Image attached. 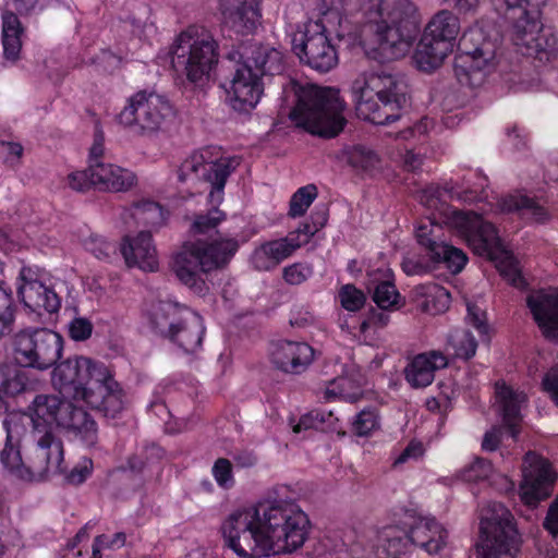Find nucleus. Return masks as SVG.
Returning <instances> with one entry per match:
<instances>
[{
    "mask_svg": "<svg viewBox=\"0 0 558 558\" xmlns=\"http://www.w3.org/2000/svg\"><path fill=\"white\" fill-rule=\"evenodd\" d=\"M52 385L69 400L38 395L28 413H10L4 420L7 441L0 452L4 470L24 482H36L63 472L64 448L59 432L85 447L98 441V426L85 410L118 417L128 405L126 393L104 362L74 355L52 371Z\"/></svg>",
    "mask_w": 558,
    "mask_h": 558,
    "instance_id": "f257e3e1",
    "label": "nucleus"
},
{
    "mask_svg": "<svg viewBox=\"0 0 558 558\" xmlns=\"http://www.w3.org/2000/svg\"><path fill=\"white\" fill-rule=\"evenodd\" d=\"M420 203L429 211V216L421 220L415 228L417 243L427 254L436 253L444 242L440 239L441 225L461 238L474 254L495 263L500 275L515 288L525 286L519 262L506 248L496 227L484 219V216L499 213L518 211L535 222L547 219V211L534 199L522 194H509L500 198L496 205L485 204L480 211L460 210L446 205L437 186H428L418 196Z\"/></svg>",
    "mask_w": 558,
    "mask_h": 558,
    "instance_id": "f03ea898",
    "label": "nucleus"
},
{
    "mask_svg": "<svg viewBox=\"0 0 558 558\" xmlns=\"http://www.w3.org/2000/svg\"><path fill=\"white\" fill-rule=\"evenodd\" d=\"M312 524L299 505L277 500L231 512L221 524L227 548L239 558L293 554L308 541Z\"/></svg>",
    "mask_w": 558,
    "mask_h": 558,
    "instance_id": "7ed1b4c3",
    "label": "nucleus"
},
{
    "mask_svg": "<svg viewBox=\"0 0 558 558\" xmlns=\"http://www.w3.org/2000/svg\"><path fill=\"white\" fill-rule=\"evenodd\" d=\"M365 53L377 61L404 57L421 29V14L410 0H362L360 5Z\"/></svg>",
    "mask_w": 558,
    "mask_h": 558,
    "instance_id": "20e7f679",
    "label": "nucleus"
},
{
    "mask_svg": "<svg viewBox=\"0 0 558 558\" xmlns=\"http://www.w3.org/2000/svg\"><path fill=\"white\" fill-rule=\"evenodd\" d=\"M317 19H310L291 32L292 51L300 61L311 69L327 73L339 63V56L332 43L333 35L339 40H356L347 14L352 11L349 0H318Z\"/></svg>",
    "mask_w": 558,
    "mask_h": 558,
    "instance_id": "39448f33",
    "label": "nucleus"
},
{
    "mask_svg": "<svg viewBox=\"0 0 558 558\" xmlns=\"http://www.w3.org/2000/svg\"><path fill=\"white\" fill-rule=\"evenodd\" d=\"M238 250L239 242L234 238L189 240L173 254L170 267L182 284L203 295L208 291L205 276L225 267Z\"/></svg>",
    "mask_w": 558,
    "mask_h": 558,
    "instance_id": "423d86ee",
    "label": "nucleus"
},
{
    "mask_svg": "<svg viewBox=\"0 0 558 558\" xmlns=\"http://www.w3.org/2000/svg\"><path fill=\"white\" fill-rule=\"evenodd\" d=\"M359 117L375 124H387L400 117L407 102L398 80L384 71L360 73L351 84Z\"/></svg>",
    "mask_w": 558,
    "mask_h": 558,
    "instance_id": "0eeeda50",
    "label": "nucleus"
},
{
    "mask_svg": "<svg viewBox=\"0 0 558 558\" xmlns=\"http://www.w3.org/2000/svg\"><path fill=\"white\" fill-rule=\"evenodd\" d=\"M505 17L512 22L510 39L517 50L544 66L558 54L557 38L543 28L539 7L534 0H504Z\"/></svg>",
    "mask_w": 558,
    "mask_h": 558,
    "instance_id": "6e6552de",
    "label": "nucleus"
},
{
    "mask_svg": "<svg viewBox=\"0 0 558 558\" xmlns=\"http://www.w3.org/2000/svg\"><path fill=\"white\" fill-rule=\"evenodd\" d=\"M345 102L338 89L306 85L299 89L298 101L289 117L299 128L322 137L337 136L345 125Z\"/></svg>",
    "mask_w": 558,
    "mask_h": 558,
    "instance_id": "1a4fd4ad",
    "label": "nucleus"
},
{
    "mask_svg": "<svg viewBox=\"0 0 558 558\" xmlns=\"http://www.w3.org/2000/svg\"><path fill=\"white\" fill-rule=\"evenodd\" d=\"M283 70V54L267 46L256 47L247 60L238 66L226 86L227 102L236 111L254 109L263 95L262 75L278 74Z\"/></svg>",
    "mask_w": 558,
    "mask_h": 558,
    "instance_id": "9d476101",
    "label": "nucleus"
},
{
    "mask_svg": "<svg viewBox=\"0 0 558 558\" xmlns=\"http://www.w3.org/2000/svg\"><path fill=\"white\" fill-rule=\"evenodd\" d=\"M499 38L497 31L476 23L469 27L459 40V53L454 58V74L463 85L477 87L484 84L497 65Z\"/></svg>",
    "mask_w": 558,
    "mask_h": 558,
    "instance_id": "9b49d317",
    "label": "nucleus"
},
{
    "mask_svg": "<svg viewBox=\"0 0 558 558\" xmlns=\"http://www.w3.org/2000/svg\"><path fill=\"white\" fill-rule=\"evenodd\" d=\"M175 117V110L166 96L143 89L126 99L117 120L123 128L151 137L166 132L174 123Z\"/></svg>",
    "mask_w": 558,
    "mask_h": 558,
    "instance_id": "f8f14e48",
    "label": "nucleus"
},
{
    "mask_svg": "<svg viewBox=\"0 0 558 558\" xmlns=\"http://www.w3.org/2000/svg\"><path fill=\"white\" fill-rule=\"evenodd\" d=\"M461 31L460 20L448 9L436 12L424 27L413 53L415 66L423 72L438 69L453 51Z\"/></svg>",
    "mask_w": 558,
    "mask_h": 558,
    "instance_id": "ddd939ff",
    "label": "nucleus"
},
{
    "mask_svg": "<svg viewBox=\"0 0 558 558\" xmlns=\"http://www.w3.org/2000/svg\"><path fill=\"white\" fill-rule=\"evenodd\" d=\"M171 62L194 84H203L218 62L217 43L207 32L190 28L182 32L172 47Z\"/></svg>",
    "mask_w": 558,
    "mask_h": 558,
    "instance_id": "4468645a",
    "label": "nucleus"
},
{
    "mask_svg": "<svg viewBox=\"0 0 558 558\" xmlns=\"http://www.w3.org/2000/svg\"><path fill=\"white\" fill-rule=\"evenodd\" d=\"M519 543L513 515L504 505L490 502L483 508L476 558H513Z\"/></svg>",
    "mask_w": 558,
    "mask_h": 558,
    "instance_id": "2eb2a0df",
    "label": "nucleus"
},
{
    "mask_svg": "<svg viewBox=\"0 0 558 558\" xmlns=\"http://www.w3.org/2000/svg\"><path fill=\"white\" fill-rule=\"evenodd\" d=\"M150 322L161 335L178 343L185 352H194L201 347L203 319L189 308L170 301L159 302L150 311Z\"/></svg>",
    "mask_w": 558,
    "mask_h": 558,
    "instance_id": "dca6fc26",
    "label": "nucleus"
},
{
    "mask_svg": "<svg viewBox=\"0 0 558 558\" xmlns=\"http://www.w3.org/2000/svg\"><path fill=\"white\" fill-rule=\"evenodd\" d=\"M235 158L223 156L216 147H205L192 153L179 168V179L204 180L211 184L209 199L213 204L222 201L227 178L238 167Z\"/></svg>",
    "mask_w": 558,
    "mask_h": 558,
    "instance_id": "f3484780",
    "label": "nucleus"
},
{
    "mask_svg": "<svg viewBox=\"0 0 558 558\" xmlns=\"http://www.w3.org/2000/svg\"><path fill=\"white\" fill-rule=\"evenodd\" d=\"M63 338L48 328H26L14 336L15 361L24 367L48 369L62 356Z\"/></svg>",
    "mask_w": 558,
    "mask_h": 558,
    "instance_id": "a211bd4d",
    "label": "nucleus"
},
{
    "mask_svg": "<svg viewBox=\"0 0 558 558\" xmlns=\"http://www.w3.org/2000/svg\"><path fill=\"white\" fill-rule=\"evenodd\" d=\"M16 292L24 306L32 312L53 314L61 307V299L52 288L48 274L38 267L21 268Z\"/></svg>",
    "mask_w": 558,
    "mask_h": 558,
    "instance_id": "6ab92c4d",
    "label": "nucleus"
},
{
    "mask_svg": "<svg viewBox=\"0 0 558 558\" xmlns=\"http://www.w3.org/2000/svg\"><path fill=\"white\" fill-rule=\"evenodd\" d=\"M521 473L519 497L529 507H536L548 498L558 477L553 464L534 452L525 454Z\"/></svg>",
    "mask_w": 558,
    "mask_h": 558,
    "instance_id": "aec40b11",
    "label": "nucleus"
},
{
    "mask_svg": "<svg viewBox=\"0 0 558 558\" xmlns=\"http://www.w3.org/2000/svg\"><path fill=\"white\" fill-rule=\"evenodd\" d=\"M260 1L220 0L219 12L222 25L236 34H252L260 25Z\"/></svg>",
    "mask_w": 558,
    "mask_h": 558,
    "instance_id": "412c9836",
    "label": "nucleus"
},
{
    "mask_svg": "<svg viewBox=\"0 0 558 558\" xmlns=\"http://www.w3.org/2000/svg\"><path fill=\"white\" fill-rule=\"evenodd\" d=\"M526 305L542 333L558 341V289L549 288L530 293Z\"/></svg>",
    "mask_w": 558,
    "mask_h": 558,
    "instance_id": "4be33fe9",
    "label": "nucleus"
},
{
    "mask_svg": "<svg viewBox=\"0 0 558 558\" xmlns=\"http://www.w3.org/2000/svg\"><path fill=\"white\" fill-rule=\"evenodd\" d=\"M315 351L306 342L283 340L270 352L272 364L284 373L301 374L314 361Z\"/></svg>",
    "mask_w": 558,
    "mask_h": 558,
    "instance_id": "5701e85b",
    "label": "nucleus"
},
{
    "mask_svg": "<svg viewBox=\"0 0 558 558\" xmlns=\"http://www.w3.org/2000/svg\"><path fill=\"white\" fill-rule=\"evenodd\" d=\"M120 252L129 267H137L144 271L158 269V254L149 232L125 235L120 244Z\"/></svg>",
    "mask_w": 558,
    "mask_h": 558,
    "instance_id": "b1692460",
    "label": "nucleus"
},
{
    "mask_svg": "<svg viewBox=\"0 0 558 558\" xmlns=\"http://www.w3.org/2000/svg\"><path fill=\"white\" fill-rule=\"evenodd\" d=\"M94 187L102 192L121 193L134 189L138 179L136 173L107 160L89 166Z\"/></svg>",
    "mask_w": 558,
    "mask_h": 558,
    "instance_id": "393cba45",
    "label": "nucleus"
},
{
    "mask_svg": "<svg viewBox=\"0 0 558 558\" xmlns=\"http://www.w3.org/2000/svg\"><path fill=\"white\" fill-rule=\"evenodd\" d=\"M408 537L428 555H436L446 547L448 533L434 518L418 517L408 526Z\"/></svg>",
    "mask_w": 558,
    "mask_h": 558,
    "instance_id": "a878e982",
    "label": "nucleus"
},
{
    "mask_svg": "<svg viewBox=\"0 0 558 558\" xmlns=\"http://www.w3.org/2000/svg\"><path fill=\"white\" fill-rule=\"evenodd\" d=\"M301 246L302 242L296 240L293 234L267 241L255 248L252 264L258 270L274 269Z\"/></svg>",
    "mask_w": 558,
    "mask_h": 558,
    "instance_id": "bb28decb",
    "label": "nucleus"
},
{
    "mask_svg": "<svg viewBox=\"0 0 558 558\" xmlns=\"http://www.w3.org/2000/svg\"><path fill=\"white\" fill-rule=\"evenodd\" d=\"M495 397L504 423L511 436L514 437L522 420V409L526 404V395L521 390L513 389L505 381H498L495 386Z\"/></svg>",
    "mask_w": 558,
    "mask_h": 558,
    "instance_id": "cd10ccee",
    "label": "nucleus"
},
{
    "mask_svg": "<svg viewBox=\"0 0 558 558\" xmlns=\"http://www.w3.org/2000/svg\"><path fill=\"white\" fill-rule=\"evenodd\" d=\"M447 364V356L440 352L418 354L405 367V379L413 388L427 387L433 383L435 372L446 367Z\"/></svg>",
    "mask_w": 558,
    "mask_h": 558,
    "instance_id": "c85d7f7f",
    "label": "nucleus"
},
{
    "mask_svg": "<svg viewBox=\"0 0 558 558\" xmlns=\"http://www.w3.org/2000/svg\"><path fill=\"white\" fill-rule=\"evenodd\" d=\"M364 377L354 365L347 367L345 375L329 381L323 390L327 401L343 400L355 402L363 396Z\"/></svg>",
    "mask_w": 558,
    "mask_h": 558,
    "instance_id": "c756f323",
    "label": "nucleus"
},
{
    "mask_svg": "<svg viewBox=\"0 0 558 558\" xmlns=\"http://www.w3.org/2000/svg\"><path fill=\"white\" fill-rule=\"evenodd\" d=\"M374 286L373 300L378 307L393 311L402 306L400 293L393 284V274L389 267H380L369 272Z\"/></svg>",
    "mask_w": 558,
    "mask_h": 558,
    "instance_id": "7c9ffc66",
    "label": "nucleus"
},
{
    "mask_svg": "<svg viewBox=\"0 0 558 558\" xmlns=\"http://www.w3.org/2000/svg\"><path fill=\"white\" fill-rule=\"evenodd\" d=\"M454 477L468 484H482L496 485V478H501L505 484L501 487L505 490H513L514 483L506 476L499 475L495 472L493 464L484 458L475 457L468 462L463 468L456 472Z\"/></svg>",
    "mask_w": 558,
    "mask_h": 558,
    "instance_id": "2f4dec72",
    "label": "nucleus"
},
{
    "mask_svg": "<svg viewBox=\"0 0 558 558\" xmlns=\"http://www.w3.org/2000/svg\"><path fill=\"white\" fill-rule=\"evenodd\" d=\"M408 527L387 525L378 532L376 555L378 558H403L409 553Z\"/></svg>",
    "mask_w": 558,
    "mask_h": 558,
    "instance_id": "473e14b6",
    "label": "nucleus"
},
{
    "mask_svg": "<svg viewBox=\"0 0 558 558\" xmlns=\"http://www.w3.org/2000/svg\"><path fill=\"white\" fill-rule=\"evenodd\" d=\"M411 300L420 311L430 315L444 313L450 305L449 292L436 283L415 287Z\"/></svg>",
    "mask_w": 558,
    "mask_h": 558,
    "instance_id": "72a5a7b5",
    "label": "nucleus"
},
{
    "mask_svg": "<svg viewBox=\"0 0 558 558\" xmlns=\"http://www.w3.org/2000/svg\"><path fill=\"white\" fill-rule=\"evenodd\" d=\"M487 178L478 171H469L461 180L446 187L452 199L463 203L486 202Z\"/></svg>",
    "mask_w": 558,
    "mask_h": 558,
    "instance_id": "f704fd0d",
    "label": "nucleus"
},
{
    "mask_svg": "<svg viewBox=\"0 0 558 558\" xmlns=\"http://www.w3.org/2000/svg\"><path fill=\"white\" fill-rule=\"evenodd\" d=\"M168 215L163 208L150 199H142L130 207L123 214L122 219L126 225L133 220L135 225H142L150 229H158L167 221Z\"/></svg>",
    "mask_w": 558,
    "mask_h": 558,
    "instance_id": "c9c22d12",
    "label": "nucleus"
},
{
    "mask_svg": "<svg viewBox=\"0 0 558 558\" xmlns=\"http://www.w3.org/2000/svg\"><path fill=\"white\" fill-rule=\"evenodd\" d=\"M429 255L434 264H444L452 274L460 272L468 263V256L461 248L446 242H441L436 253Z\"/></svg>",
    "mask_w": 558,
    "mask_h": 558,
    "instance_id": "e433bc0d",
    "label": "nucleus"
},
{
    "mask_svg": "<svg viewBox=\"0 0 558 558\" xmlns=\"http://www.w3.org/2000/svg\"><path fill=\"white\" fill-rule=\"evenodd\" d=\"M380 428V416L375 408H365L352 421V432L359 437H369Z\"/></svg>",
    "mask_w": 558,
    "mask_h": 558,
    "instance_id": "4c0bfd02",
    "label": "nucleus"
},
{
    "mask_svg": "<svg viewBox=\"0 0 558 558\" xmlns=\"http://www.w3.org/2000/svg\"><path fill=\"white\" fill-rule=\"evenodd\" d=\"M448 345L453 350L457 357L465 360L474 356L477 349L476 340L465 329L453 330L449 336Z\"/></svg>",
    "mask_w": 558,
    "mask_h": 558,
    "instance_id": "58836bf2",
    "label": "nucleus"
},
{
    "mask_svg": "<svg viewBox=\"0 0 558 558\" xmlns=\"http://www.w3.org/2000/svg\"><path fill=\"white\" fill-rule=\"evenodd\" d=\"M25 380L16 366H0V398L14 396L24 390Z\"/></svg>",
    "mask_w": 558,
    "mask_h": 558,
    "instance_id": "ea45409f",
    "label": "nucleus"
},
{
    "mask_svg": "<svg viewBox=\"0 0 558 558\" xmlns=\"http://www.w3.org/2000/svg\"><path fill=\"white\" fill-rule=\"evenodd\" d=\"M349 162L356 169L372 173L378 168L380 161L373 150L357 146L350 150Z\"/></svg>",
    "mask_w": 558,
    "mask_h": 558,
    "instance_id": "a19ab883",
    "label": "nucleus"
},
{
    "mask_svg": "<svg viewBox=\"0 0 558 558\" xmlns=\"http://www.w3.org/2000/svg\"><path fill=\"white\" fill-rule=\"evenodd\" d=\"M317 192L314 185H306L299 189L290 202V215L293 217L302 216L316 198Z\"/></svg>",
    "mask_w": 558,
    "mask_h": 558,
    "instance_id": "79ce46f5",
    "label": "nucleus"
},
{
    "mask_svg": "<svg viewBox=\"0 0 558 558\" xmlns=\"http://www.w3.org/2000/svg\"><path fill=\"white\" fill-rule=\"evenodd\" d=\"M338 300L341 306L349 312H356L363 307L366 298L363 291L353 284H345L338 292Z\"/></svg>",
    "mask_w": 558,
    "mask_h": 558,
    "instance_id": "37998d69",
    "label": "nucleus"
},
{
    "mask_svg": "<svg viewBox=\"0 0 558 558\" xmlns=\"http://www.w3.org/2000/svg\"><path fill=\"white\" fill-rule=\"evenodd\" d=\"M466 322L477 330L483 340H488L490 328L485 310L477 303L466 302Z\"/></svg>",
    "mask_w": 558,
    "mask_h": 558,
    "instance_id": "c03bdc74",
    "label": "nucleus"
},
{
    "mask_svg": "<svg viewBox=\"0 0 558 558\" xmlns=\"http://www.w3.org/2000/svg\"><path fill=\"white\" fill-rule=\"evenodd\" d=\"M223 219L225 215L215 208L207 215L197 216L192 223L191 231L194 234H205L215 229Z\"/></svg>",
    "mask_w": 558,
    "mask_h": 558,
    "instance_id": "a18cd8bd",
    "label": "nucleus"
},
{
    "mask_svg": "<svg viewBox=\"0 0 558 558\" xmlns=\"http://www.w3.org/2000/svg\"><path fill=\"white\" fill-rule=\"evenodd\" d=\"M282 275L287 283L298 286L305 282L313 275V268L306 263H294L284 267Z\"/></svg>",
    "mask_w": 558,
    "mask_h": 558,
    "instance_id": "49530a36",
    "label": "nucleus"
},
{
    "mask_svg": "<svg viewBox=\"0 0 558 558\" xmlns=\"http://www.w3.org/2000/svg\"><path fill=\"white\" fill-rule=\"evenodd\" d=\"M93 460L83 457L78 462L66 473L65 480L69 484L80 485L84 483L93 473Z\"/></svg>",
    "mask_w": 558,
    "mask_h": 558,
    "instance_id": "de8ad7c7",
    "label": "nucleus"
},
{
    "mask_svg": "<svg viewBox=\"0 0 558 558\" xmlns=\"http://www.w3.org/2000/svg\"><path fill=\"white\" fill-rule=\"evenodd\" d=\"M433 260L428 254V258H421L416 254H408L402 262V269L407 275H423L432 270Z\"/></svg>",
    "mask_w": 558,
    "mask_h": 558,
    "instance_id": "09e8293b",
    "label": "nucleus"
},
{
    "mask_svg": "<svg viewBox=\"0 0 558 558\" xmlns=\"http://www.w3.org/2000/svg\"><path fill=\"white\" fill-rule=\"evenodd\" d=\"M65 185L76 192H85L94 187L89 166L86 170H75L65 178Z\"/></svg>",
    "mask_w": 558,
    "mask_h": 558,
    "instance_id": "8fccbe9b",
    "label": "nucleus"
},
{
    "mask_svg": "<svg viewBox=\"0 0 558 558\" xmlns=\"http://www.w3.org/2000/svg\"><path fill=\"white\" fill-rule=\"evenodd\" d=\"M14 317V299L11 288L3 281H0V322L11 323Z\"/></svg>",
    "mask_w": 558,
    "mask_h": 558,
    "instance_id": "3c124183",
    "label": "nucleus"
},
{
    "mask_svg": "<svg viewBox=\"0 0 558 558\" xmlns=\"http://www.w3.org/2000/svg\"><path fill=\"white\" fill-rule=\"evenodd\" d=\"M94 326L86 317H75L68 326L69 336L74 341H85L90 338Z\"/></svg>",
    "mask_w": 558,
    "mask_h": 558,
    "instance_id": "603ef678",
    "label": "nucleus"
},
{
    "mask_svg": "<svg viewBox=\"0 0 558 558\" xmlns=\"http://www.w3.org/2000/svg\"><path fill=\"white\" fill-rule=\"evenodd\" d=\"M213 476L220 487H231L234 481L230 461L223 458L218 459L213 466Z\"/></svg>",
    "mask_w": 558,
    "mask_h": 558,
    "instance_id": "864d4df0",
    "label": "nucleus"
},
{
    "mask_svg": "<svg viewBox=\"0 0 558 558\" xmlns=\"http://www.w3.org/2000/svg\"><path fill=\"white\" fill-rule=\"evenodd\" d=\"M85 247L98 259L108 258L110 254L114 251L113 245L99 235H93L88 240H86Z\"/></svg>",
    "mask_w": 558,
    "mask_h": 558,
    "instance_id": "5fc2aeb1",
    "label": "nucleus"
},
{
    "mask_svg": "<svg viewBox=\"0 0 558 558\" xmlns=\"http://www.w3.org/2000/svg\"><path fill=\"white\" fill-rule=\"evenodd\" d=\"M325 422V414L313 411L303 415L296 424L292 426V430L295 434H300L307 429H323Z\"/></svg>",
    "mask_w": 558,
    "mask_h": 558,
    "instance_id": "6e6d98bb",
    "label": "nucleus"
},
{
    "mask_svg": "<svg viewBox=\"0 0 558 558\" xmlns=\"http://www.w3.org/2000/svg\"><path fill=\"white\" fill-rule=\"evenodd\" d=\"M325 422V414L313 411L303 415L296 424L292 426V430L295 434H300L307 429H323Z\"/></svg>",
    "mask_w": 558,
    "mask_h": 558,
    "instance_id": "4d7b16f0",
    "label": "nucleus"
},
{
    "mask_svg": "<svg viewBox=\"0 0 558 558\" xmlns=\"http://www.w3.org/2000/svg\"><path fill=\"white\" fill-rule=\"evenodd\" d=\"M542 389L558 407V363L545 373L542 379Z\"/></svg>",
    "mask_w": 558,
    "mask_h": 558,
    "instance_id": "13d9d810",
    "label": "nucleus"
},
{
    "mask_svg": "<svg viewBox=\"0 0 558 558\" xmlns=\"http://www.w3.org/2000/svg\"><path fill=\"white\" fill-rule=\"evenodd\" d=\"M22 36L23 28L16 16V12L2 8V35Z\"/></svg>",
    "mask_w": 558,
    "mask_h": 558,
    "instance_id": "bf43d9fd",
    "label": "nucleus"
},
{
    "mask_svg": "<svg viewBox=\"0 0 558 558\" xmlns=\"http://www.w3.org/2000/svg\"><path fill=\"white\" fill-rule=\"evenodd\" d=\"M3 56L9 61H15L22 49V36L2 35Z\"/></svg>",
    "mask_w": 558,
    "mask_h": 558,
    "instance_id": "052dcab7",
    "label": "nucleus"
},
{
    "mask_svg": "<svg viewBox=\"0 0 558 558\" xmlns=\"http://www.w3.org/2000/svg\"><path fill=\"white\" fill-rule=\"evenodd\" d=\"M424 454V446L420 441H411L402 453L396 459V463H404L410 460H416Z\"/></svg>",
    "mask_w": 558,
    "mask_h": 558,
    "instance_id": "680f3d73",
    "label": "nucleus"
},
{
    "mask_svg": "<svg viewBox=\"0 0 558 558\" xmlns=\"http://www.w3.org/2000/svg\"><path fill=\"white\" fill-rule=\"evenodd\" d=\"M39 0H5L2 8L14 11L19 14L31 12Z\"/></svg>",
    "mask_w": 558,
    "mask_h": 558,
    "instance_id": "e2e57ef3",
    "label": "nucleus"
},
{
    "mask_svg": "<svg viewBox=\"0 0 558 558\" xmlns=\"http://www.w3.org/2000/svg\"><path fill=\"white\" fill-rule=\"evenodd\" d=\"M105 154V145L102 136H96L90 149L88 157V166H93L94 163H104L107 160L104 158Z\"/></svg>",
    "mask_w": 558,
    "mask_h": 558,
    "instance_id": "0e129e2a",
    "label": "nucleus"
},
{
    "mask_svg": "<svg viewBox=\"0 0 558 558\" xmlns=\"http://www.w3.org/2000/svg\"><path fill=\"white\" fill-rule=\"evenodd\" d=\"M544 526L550 534L558 535V496L549 507Z\"/></svg>",
    "mask_w": 558,
    "mask_h": 558,
    "instance_id": "69168bd1",
    "label": "nucleus"
},
{
    "mask_svg": "<svg viewBox=\"0 0 558 558\" xmlns=\"http://www.w3.org/2000/svg\"><path fill=\"white\" fill-rule=\"evenodd\" d=\"M502 437V430L500 427H494L488 430L483 439L482 447L486 451H494L497 449Z\"/></svg>",
    "mask_w": 558,
    "mask_h": 558,
    "instance_id": "338daca9",
    "label": "nucleus"
},
{
    "mask_svg": "<svg viewBox=\"0 0 558 558\" xmlns=\"http://www.w3.org/2000/svg\"><path fill=\"white\" fill-rule=\"evenodd\" d=\"M434 122L429 118L422 119L413 129H409L401 133V136L404 140H408L409 137H414L417 135H424L427 134L433 126Z\"/></svg>",
    "mask_w": 558,
    "mask_h": 558,
    "instance_id": "774afa93",
    "label": "nucleus"
}]
</instances>
